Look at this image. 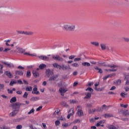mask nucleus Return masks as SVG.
<instances>
[{
    "instance_id": "obj_26",
    "label": "nucleus",
    "mask_w": 129,
    "mask_h": 129,
    "mask_svg": "<svg viewBox=\"0 0 129 129\" xmlns=\"http://www.w3.org/2000/svg\"><path fill=\"white\" fill-rule=\"evenodd\" d=\"M104 116L105 118H108V117H112L113 116L111 114H104Z\"/></svg>"
},
{
    "instance_id": "obj_47",
    "label": "nucleus",
    "mask_w": 129,
    "mask_h": 129,
    "mask_svg": "<svg viewBox=\"0 0 129 129\" xmlns=\"http://www.w3.org/2000/svg\"><path fill=\"white\" fill-rule=\"evenodd\" d=\"M127 95V93H121L120 94V96L121 97H125V96Z\"/></svg>"
},
{
    "instance_id": "obj_9",
    "label": "nucleus",
    "mask_w": 129,
    "mask_h": 129,
    "mask_svg": "<svg viewBox=\"0 0 129 129\" xmlns=\"http://www.w3.org/2000/svg\"><path fill=\"white\" fill-rule=\"evenodd\" d=\"M106 127L108 129H118V126H114L112 124H107Z\"/></svg>"
},
{
    "instance_id": "obj_17",
    "label": "nucleus",
    "mask_w": 129,
    "mask_h": 129,
    "mask_svg": "<svg viewBox=\"0 0 129 129\" xmlns=\"http://www.w3.org/2000/svg\"><path fill=\"white\" fill-rule=\"evenodd\" d=\"M6 75L8 76L9 78H13V75H12V73H11V72L10 71H6L5 72Z\"/></svg>"
},
{
    "instance_id": "obj_18",
    "label": "nucleus",
    "mask_w": 129,
    "mask_h": 129,
    "mask_svg": "<svg viewBox=\"0 0 129 129\" xmlns=\"http://www.w3.org/2000/svg\"><path fill=\"white\" fill-rule=\"evenodd\" d=\"M38 58H40L41 60H44L49 59V57L44 55L39 56H38Z\"/></svg>"
},
{
    "instance_id": "obj_5",
    "label": "nucleus",
    "mask_w": 129,
    "mask_h": 129,
    "mask_svg": "<svg viewBox=\"0 0 129 129\" xmlns=\"http://www.w3.org/2000/svg\"><path fill=\"white\" fill-rule=\"evenodd\" d=\"M45 74L46 75L45 76V77L46 78H49L50 75H53V74H54V73L50 69H46L45 71Z\"/></svg>"
},
{
    "instance_id": "obj_43",
    "label": "nucleus",
    "mask_w": 129,
    "mask_h": 129,
    "mask_svg": "<svg viewBox=\"0 0 129 129\" xmlns=\"http://www.w3.org/2000/svg\"><path fill=\"white\" fill-rule=\"evenodd\" d=\"M62 104L63 106H65V107H67V108L69 107V105H68V104H67V103L65 102H63Z\"/></svg>"
},
{
    "instance_id": "obj_46",
    "label": "nucleus",
    "mask_w": 129,
    "mask_h": 129,
    "mask_svg": "<svg viewBox=\"0 0 129 129\" xmlns=\"http://www.w3.org/2000/svg\"><path fill=\"white\" fill-rule=\"evenodd\" d=\"M24 55H27L28 56H35V55H34L33 54H31L29 52H24Z\"/></svg>"
},
{
    "instance_id": "obj_52",
    "label": "nucleus",
    "mask_w": 129,
    "mask_h": 129,
    "mask_svg": "<svg viewBox=\"0 0 129 129\" xmlns=\"http://www.w3.org/2000/svg\"><path fill=\"white\" fill-rule=\"evenodd\" d=\"M17 129H22L23 128V125H18L16 126Z\"/></svg>"
},
{
    "instance_id": "obj_54",
    "label": "nucleus",
    "mask_w": 129,
    "mask_h": 129,
    "mask_svg": "<svg viewBox=\"0 0 129 129\" xmlns=\"http://www.w3.org/2000/svg\"><path fill=\"white\" fill-rule=\"evenodd\" d=\"M86 107H87V108H90V107H92V104H87L86 105Z\"/></svg>"
},
{
    "instance_id": "obj_1",
    "label": "nucleus",
    "mask_w": 129,
    "mask_h": 129,
    "mask_svg": "<svg viewBox=\"0 0 129 129\" xmlns=\"http://www.w3.org/2000/svg\"><path fill=\"white\" fill-rule=\"evenodd\" d=\"M76 26L75 24L66 23L63 25V28L66 31H74Z\"/></svg>"
},
{
    "instance_id": "obj_8",
    "label": "nucleus",
    "mask_w": 129,
    "mask_h": 129,
    "mask_svg": "<svg viewBox=\"0 0 129 129\" xmlns=\"http://www.w3.org/2000/svg\"><path fill=\"white\" fill-rule=\"evenodd\" d=\"M19 112V110H14L13 111L11 112L9 114L10 117H14L15 115H17V114Z\"/></svg>"
},
{
    "instance_id": "obj_19",
    "label": "nucleus",
    "mask_w": 129,
    "mask_h": 129,
    "mask_svg": "<svg viewBox=\"0 0 129 129\" xmlns=\"http://www.w3.org/2000/svg\"><path fill=\"white\" fill-rule=\"evenodd\" d=\"M52 66H53V67H54V68H56L57 69H61V66L58 64V63H54L52 64Z\"/></svg>"
},
{
    "instance_id": "obj_32",
    "label": "nucleus",
    "mask_w": 129,
    "mask_h": 129,
    "mask_svg": "<svg viewBox=\"0 0 129 129\" xmlns=\"http://www.w3.org/2000/svg\"><path fill=\"white\" fill-rule=\"evenodd\" d=\"M70 102L72 104H75L78 102L77 100H70Z\"/></svg>"
},
{
    "instance_id": "obj_3",
    "label": "nucleus",
    "mask_w": 129,
    "mask_h": 129,
    "mask_svg": "<svg viewBox=\"0 0 129 129\" xmlns=\"http://www.w3.org/2000/svg\"><path fill=\"white\" fill-rule=\"evenodd\" d=\"M21 105H25V104L16 102L15 103L12 104L11 106L12 107V109H15V110H19V108L21 107Z\"/></svg>"
},
{
    "instance_id": "obj_44",
    "label": "nucleus",
    "mask_w": 129,
    "mask_h": 129,
    "mask_svg": "<svg viewBox=\"0 0 129 129\" xmlns=\"http://www.w3.org/2000/svg\"><path fill=\"white\" fill-rule=\"evenodd\" d=\"M90 91V92H93V89L91 88H88L86 89V91Z\"/></svg>"
},
{
    "instance_id": "obj_35",
    "label": "nucleus",
    "mask_w": 129,
    "mask_h": 129,
    "mask_svg": "<svg viewBox=\"0 0 129 129\" xmlns=\"http://www.w3.org/2000/svg\"><path fill=\"white\" fill-rule=\"evenodd\" d=\"M31 99L33 100V101H37V100H39V99H40V98L38 97H33L31 98Z\"/></svg>"
},
{
    "instance_id": "obj_12",
    "label": "nucleus",
    "mask_w": 129,
    "mask_h": 129,
    "mask_svg": "<svg viewBox=\"0 0 129 129\" xmlns=\"http://www.w3.org/2000/svg\"><path fill=\"white\" fill-rule=\"evenodd\" d=\"M58 75H55L54 76L51 77L48 79V81H52V80H53V81L56 80V79H57L58 78Z\"/></svg>"
},
{
    "instance_id": "obj_62",
    "label": "nucleus",
    "mask_w": 129,
    "mask_h": 129,
    "mask_svg": "<svg viewBox=\"0 0 129 129\" xmlns=\"http://www.w3.org/2000/svg\"><path fill=\"white\" fill-rule=\"evenodd\" d=\"M61 68L62 69V70H66V66L62 65V67H61Z\"/></svg>"
},
{
    "instance_id": "obj_41",
    "label": "nucleus",
    "mask_w": 129,
    "mask_h": 129,
    "mask_svg": "<svg viewBox=\"0 0 129 129\" xmlns=\"http://www.w3.org/2000/svg\"><path fill=\"white\" fill-rule=\"evenodd\" d=\"M111 76H110V75H106V76H105L103 79V80H106V79H107V78H109V77H111Z\"/></svg>"
},
{
    "instance_id": "obj_40",
    "label": "nucleus",
    "mask_w": 129,
    "mask_h": 129,
    "mask_svg": "<svg viewBox=\"0 0 129 129\" xmlns=\"http://www.w3.org/2000/svg\"><path fill=\"white\" fill-rule=\"evenodd\" d=\"M108 108V107L106 106V105L105 104H104L102 106V109L106 110H107Z\"/></svg>"
},
{
    "instance_id": "obj_31",
    "label": "nucleus",
    "mask_w": 129,
    "mask_h": 129,
    "mask_svg": "<svg viewBox=\"0 0 129 129\" xmlns=\"http://www.w3.org/2000/svg\"><path fill=\"white\" fill-rule=\"evenodd\" d=\"M40 69H44V68H46L47 67V66L44 63H42L39 66Z\"/></svg>"
},
{
    "instance_id": "obj_45",
    "label": "nucleus",
    "mask_w": 129,
    "mask_h": 129,
    "mask_svg": "<svg viewBox=\"0 0 129 129\" xmlns=\"http://www.w3.org/2000/svg\"><path fill=\"white\" fill-rule=\"evenodd\" d=\"M80 119H77L73 121V123H79L80 122Z\"/></svg>"
},
{
    "instance_id": "obj_33",
    "label": "nucleus",
    "mask_w": 129,
    "mask_h": 129,
    "mask_svg": "<svg viewBox=\"0 0 129 129\" xmlns=\"http://www.w3.org/2000/svg\"><path fill=\"white\" fill-rule=\"evenodd\" d=\"M5 65H6V66H7V67H9L10 68H11V67H14V64H10V63H8V62H4Z\"/></svg>"
},
{
    "instance_id": "obj_38",
    "label": "nucleus",
    "mask_w": 129,
    "mask_h": 129,
    "mask_svg": "<svg viewBox=\"0 0 129 129\" xmlns=\"http://www.w3.org/2000/svg\"><path fill=\"white\" fill-rule=\"evenodd\" d=\"M16 83H17V81H12L10 83V85L11 86H13L14 84H16Z\"/></svg>"
},
{
    "instance_id": "obj_39",
    "label": "nucleus",
    "mask_w": 129,
    "mask_h": 129,
    "mask_svg": "<svg viewBox=\"0 0 129 129\" xmlns=\"http://www.w3.org/2000/svg\"><path fill=\"white\" fill-rule=\"evenodd\" d=\"M31 72H30V71H27V73H26V77H28V78L31 77Z\"/></svg>"
},
{
    "instance_id": "obj_53",
    "label": "nucleus",
    "mask_w": 129,
    "mask_h": 129,
    "mask_svg": "<svg viewBox=\"0 0 129 129\" xmlns=\"http://www.w3.org/2000/svg\"><path fill=\"white\" fill-rule=\"evenodd\" d=\"M74 58H75V56L74 55H71L69 57V59H70V60H73Z\"/></svg>"
},
{
    "instance_id": "obj_36",
    "label": "nucleus",
    "mask_w": 129,
    "mask_h": 129,
    "mask_svg": "<svg viewBox=\"0 0 129 129\" xmlns=\"http://www.w3.org/2000/svg\"><path fill=\"white\" fill-rule=\"evenodd\" d=\"M124 80H126V81H127V80H128V78H129V75L124 74Z\"/></svg>"
},
{
    "instance_id": "obj_10",
    "label": "nucleus",
    "mask_w": 129,
    "mask_h": 129,
    "mask_svg": "<svg viewBox=\"0 0 129 129\" xmlns=\"http://www.w3.org/2000/svg\"><path fill=\"white\" fill-rule=\"evenodd\" d=\"M106 127L108 129H118V126H114L112 124H107Z\"/></svg>"
},
{
    "instance_id": "obj_25",
    "label": "nucleus",
    "mask_w": 129,
    "mask_h": 129,
    "mask_svg": "<svg viewBox=\"0 0 129 129\" xmlns=\"http://www.w3.org/2000/svg\"><path fill=\"white\" fill-rule=\"evenodd\" d=\"M71 124L72 123H62V126H63V127H68V126H70Z\"/></svg>"
},
{
    "instance_id": "obj_30",
    "label": "nucleus",
    "mask_w": 129,
    "mask_h": 129,
    "mask_svg": "<svg viewBox=\"0 0 129 129\" xmlns=\"http://www.w3.org/2000/svg\"><path fill=\"white\" fill-rule=\"evenodd\" d=\"M91 44L96 46V47H98V46H99V43L98 42H91Z\"/></svg>"
},
{
    "instance_id": "obj_7",
    "label": "nucleus",
    "mask_w": 129,
    "mask_h": 129,
    "mask_svg": "<svg viewBox=\"0 0 129 129\" xmlns=\"http://www.w3.org/2000/svg\"><path fill=\"white\" fill-rule=\"evenodd\" d=\"M69 114L68 115V118L69 119L71 116L74 114V108H72L69 111Z\"/></svg>"
},
{
    "instance_id": "obj_64",
    "label": "nucleus",
    "mask_w": 129,
    "mask_h": 129,
    "mask_svg": "<svg viewBox=\"0 0 129 129\" xmlns=\"http://www.w3.org/2000/svg\"><path fill=\"white\" fill-rule=\"evenodd\" d=\"M125 85H129V80H127L125 83Z\"/></svg>"
},
{
    "instance_id": "obj_2",
    "label": "nucleus",
    "mask_w": 129,
    "mask_h": 129,
    "mask_svg": "<svg viewBox=\"0 0 129 129\" xmlns=\"http://www.w3.org/2000/svg\"><path fill=\"white\" fill-rule=\"evenodd\" d=\"M76 109L77 110L76 113L78 116H83L84 114L83 113V111H82V106L78 105Z\"/></svg>"
},
{
    "instance_id": "obj_51",
    "label": "nucleus",
    "mask_w": 129,
    "mask_h": 129,
    "mask_svg": "<svg viewBox=\"0 0 129 129\" xmlns=\"http://www.w3.org/2000/svg\"><path fill=\"white\" fill-rule=\"evenodd\" d=\"M55 123L56 126H58V125H59L60 124V121L56 120V121H55Z\"/></svg>"
},
{
    "instance_id": "obj_16",
    "label": "nucleus",
    "mask_w": 129,
    "mask_h": 129,
    "mask_svg": "<svg viewBox=\"0 0 129 129\" xmlns=\"http://www.w3.org/2000/svg\"><path fill=\"white\" fill-rule=\"evenodd\" d=\"M32 47L33 44H32L31 43H29L25 46V49H26V50H30Z\"/></svg>"
},
{
    "instance_id": "obj_37",
    "label": "nucleus",
    "mask_w": 129,
    "mask_h": 129,
    "mask_svg": "<svg viewBox=\"0 0 129 129\" xmlns=\"http://www.w3.org/2000/svg\"><path fill=\"white\" fill-rule=\"evenodd\" d=\"M26 91H32L33 90V88L32 87H27L26 88Z\"/></svg>"
},
{
    "instance_id": "obj_59",
    "label": "nucleus",
    "mask_w": 129,
    "mask_h": 129,
    "mask_svg": "<svg viewBox=\"0 0 129 129\" xmlns=\"http://www.w3.org/2000/svg\"><path fill=\"white\" fill-rule=\"evenodd\" d=\"M99 123L100 124H101V123H105V120H101L99 121Z\"/></svg>"
},
{
    "instance_id": "obj_42",
    "label": "nucleus",
    "mask_w": 129,
    "mask_h": 129,
    "mask_svg": "<svg viewBox=\"0 0 129 129\" xmlns=\"http://www.w3.org/2000/svg\"><path fill=\"white\" fill-rule=\"evenodd\" d=\"M59 120H61V121H65L66 120V119H65V117H64V116H61L59 118Z\"/></svg>"
},
{
    "instance_id": "obj_11",
    "label": "nucleus",
    "mask_w": 129,
    "mask_h": 129,
    "mask_svg": "<svg viewBox=\"0 0 129 129\" xmlns=\"http://www.w3.org/2000/svg\"><path fill=\"white\" fill-rule=\"evenodd\" d=\"M33 90V91L32 92V93L33 94H40V92L37 91L38 88H37V87H34Z\"/></svg>"
},
{
    "instance_id": "obj_23",
    "label": "nucleus",
    "mask_w": 129,
    "mask_h": 129,
    "mask_svg": "<svg viewBox=\"0 0 129 129\" xmlns=\"http://www.w3.org/2000/svg\"><path fill=\"white\" fill-rule=\"evenodd\" d=\"M122 113L124 115H125V116H129V111L127 110L123 111Z\"/></svg>"
},
{
    "instance_id": "obj_22",
    "label": "nucleus",
    "mask_w": 129,
    "mask_h": 129,
    "mask_svg": "<svg viewBox=\"0 0 129 129\" xmlns=\"http://www.w3.org/2000/svg\"><path fill=\"white\" fill-rule=\"evenodd\" d=\"M95 70H98V73H99L100 74H102V72H103V71H102V69H99V68L96 67H95Z\"/></svg>"
},
{
    "instance_id": "obj_14",
    "label": "nucleus",
    "mask_w": 129,
    "mask_h": 129,
    "mask_svg": "<svg viewBox=\"0 0 129 129\" xmlns=\"http://www.w3.org/2000/svg\"><path fill=\"white\" fill-rule=\"evenodd\" d=\"M82 66L84 67H90L91 64L90 63L87 62H83L82 63Z\"/></svg>"
},
{
    "instance_id": "obj_24",
    "label": "nucleus",
    "mask_w": 129,
    "mask_h": 129,
    "mask_svg": "<svg viewBox=\"0 0 129 129\" xmlns=\"http://www.w3.org/2000/svg\"><path fill=\"white\" fill-rule=\"evenodd\" d=\"M22 34H24V35H33V32H27V31H22Z\"/></svg>"
},
{
    "instance_id": "obj_4",
    "label": "nucleus",
    "mask_w": 129,
    "mask_h": 129,
    "mask_svg": "<svg viewBox=\"0 0 129 129\" xmlns=\"http://www.w3.org/2000/svg\"><path fill=\"white\" fill-rule=\"evenodd\" d=\"M52 58L53 60L59 61V62H63V58L59 56L58 55H53Z\"/></svg>"
},
{
    "instance_id": "obj_55",
    "label": "nucleus",
    "mask_w": 129,
    "mask_h": 129,
    "mask_svg": "<svg viewBox=\"0 0 129 129\" xmlns=\"http://www.w3.org/2000/svg\"><path fill=\"white\" fill-rule=\"evenodd\" d=\"M90 122H94L95 121V119L94 118H91L90 119Z\"/></svg>"
},
{
    "instance_id": "obj_21",
    "label": "nucleus",
    "mask_w": 129,
    "mask_h": 129,
    "mask_svg": "<svg viewBox=\"0 0 129 129\" xmlns=\"http://www.w3.org/2000/svg\"><path fill=\"white\" fill-rule=\"evenodd\" d=\"M71 66L74 68H78L79 67V64L77 62H74L71 64Z\"/></svg>"
},
{
    "instance_id": "obj_57",
    "label": "nucleus",
    "mask_w": 129,
    "mask_h": 129,
    "mask_svg": "<svg viewBox=\"0 0 129 129\" xmlns=\"http://www.w3.org/2000/svg\"><path fill=\"white\" fill-rule=\"evenodd\" d=\"M43 107V106H40L38 108L36 109V111H40L41 110V108Z\"/></svg>"
},
{
    "instance_id": "obj_34",
    "label": "nucleus",
    "mask_w": 129,
    "mask_h": 129,
    "mask_svg": "<svg viewBox=\"0 0 129 129\" xmlns=\"http://www.w3.org/2000/svg\"><path fill=\"white\" fill-rule=\"evenodd\" d=\"M16 74H17V75H21L22 76L24 74V73H23L22 72H21L20 71H16Z\"/></svg>"
},
{
    "instance_id": "obj_61",
    "label": "nucleus",
    "mask_w": 129,
    "mask_h": 129,
    "mask_svg": "<svg viewBox=\"0 0 129 129\" xmlns=\"http://www.w3.org/2000/svg\"><path fill=\"white\" fill-rule=\"evenodd\" d=\"M71 68L70 67V66L68 65L66 66V70H71Z\"/></svg>"
},
{
    "instance_id": "obj_13",
    "label": "nucleus",
    "mask_w": 129,
    "mask_h": 129,
    "mask_svg": "<svg viewBox=\"0 0 129 129\" xmlns=\"http://www.w3.org/2000/svg\"><path fill=\"white\" fill-rule=\"evenodd\" d=\"M32 74L33 75V76L34 77H39V76H40V74H39V73L37 72V71L34 70L33 71H32Z\"/></svg>"
},
{
    "instance_id": "obj_49",
    "label": "nucleus",
    "mask_w": 129,
    "mask_h": 129,
    "mask_svg": "<svg viewBox=\"0 0 129 129\" xmlns=\"http://www.w3.org/2000/svg\"><path fill=\"white\" fill-rule=\"evenodd\" d=\"M28 94L27 93V92H25L24 93V95H23L24 98H28Z\"/></svg>"
},
{
    "instance_id": "obj_27",
    "label": "nucleus",
    "mask_w": 129,
    "mask_h": 129,
    "mask_svg": "<svg viewBox=\"0 0 129 129\" xmlns=\"http://www.w3.org/2000/svg\"><path fill=\"white\" fill-rule=\"evenodd\" d=\"M34 113H35V109L34 108H32L31 110H30V111L27 113L28 115H30V114H34Z\"/></svg>"
},
{
    "instance_id": "obj_63",
    "label": "nucleus",
    "mask_w": 129,
    "mask_h": 129,
    "mask_svg": "<svg viewBox=\"0 0 129 129\" xmlns=\"http://www.w3.org/2000/svg\"><path fill=\"white\" fill-rule=\"evenodd\" d=\"M115 88H116L115 87V86H112L110 89V90L112 91V90H114L115 89Z\"/></svg>"
},
{
    "instance_id": "obj_58",
    "label": "nucleus",
    "mask_w": 129,
    "mask_h": 129,
    "mask_svg": "<svg viewBox=\"0 0 129 129\" xmlns=\"http://www.w3.org/2000/svg\"><path fill=\"white\" fill-rule=\"evenodd\" d=\"M123 39L125 42H129V38L123 37Z\"/></svg>"
},
{
    "instance_id": "obj_50",
    "label": "nucleus",
    "mask_w": 129,
    "mask_h": 129,
    "mask_svg": "<svg viewBox=\"0 0 129 129\" xmlns=\"http://www.w3.org/2000/svg\"><path fill=\"white\" fill-rule=\"evenodd\" d=\"M78 61H81V58H75L74 59L75 62H78Z\"/></svg>"
},
{
    "instance_id": "obj_6",
    "label": "nucleus",
    "mask_w": 129,
    "mask_h": 129,
    "mask_svg": "<svg viewBox=\"0 0 129 129\" xmlns=\"http://www.w3.org/2000/svg\"><path fill=\"white\" fill-rule=\"evenodd\" d=\"M59 93L61 96H64V93H66L68 91V89L64 87H60L59 89Z\"/></svg>"
},
{
    "instance_id": "obj_29",
    "label": "nucleus",
    "mask_w": 129,
    "mask_h": 129,
    "mask_svg": "<svg viewBox=\"0 0 129 129\" xmlns=\"http://www.w3.org/2000/svg\"><path fill=\"white\" fill-rule=\"evenodd\" d=\"M17 50H18V51L19 52V53H25V49H23V48H20L19 47L17 48Z\"/></svg>"
},
{
    "instance_id": "obj_60",
    "label": "nucleus",
    "mask_w": 129,
    "mask_h": 129,
    "mask_svg": "<svg viewBox=\"0 0 129 129\" xmlns=\"http://www.w3.org/2000/svg\"><path fill=\"white\" fill-rule=\"evenodd\" d=\"M18 69H22V70H24V69H25V68L22 67L21 66H19L18 67Z\"/></svg>"
},
{
    "instance_id": "obj_15",
    "label": "nucleus",
    "mask_w": 129,
    "mask_h": 129,
    "mask_svg": "<svg viewBox=\"0 0 129 129\" xmlns=\"http://www.w3.org/2000/svg\"><path fill=\"white\" fill-rule=\"evenodd\" d=\"M100 47H101V49L103 51H104L105 50H106V44H105V43H101L100 44Z\"/></svg>"
},
{
    "instance_id": "obj_48",
    "label": "nucleus",
    "mask_w": 129,
    "mask_h": 129,
    "mask_svg": "<svg viewBox=\"0 0 129 129\" xmlns=\"http://www.w3.org/2000/svg\"><path fill=\"white\" fill-rule=\"evenodd\" d=\"M120 105L121 107H124V108H126V107H127V106H128V105H127V104L124 105L123 104H120Z\"/></svg>"
},
{
    "instance_id": "obj_28",
    "label": "nucleus",
    "mask_w": 129,
    "mask_h": 129,
    "mask_svg": "<svg viewBox=\"0 0 129 129\" xmlns=\"http://www.w3.org/2000/svg\"><path fill=\"white\" fill-rule=\"evenodd\" d=\"M17 101V98L16 97H12L10 100V102L13 103V102H16Z\"/></svg>"
},
{
    "instance_id": "obj_56",
    "label": "nucleus",
    "mask_w": 129,
    "mask_h": 129,
    "mask_svg": "<svg viewBox=\"0 0 129 129\" xmlns=\"http://www.w3.org/2000/svg\"><path fill=\"white\" fill-rule=\"evenodd\" d=\"M4 87H5V85L0 84V89L4 90Z\"/></svg>"
},
{
    "instance_id": "obj_20",
    "label": "nucleus",
    "mask_w": 129,
    "mask_h": 129,
    "mask_svg": "<svg viewBox=\"0 0 129 129\" xmlns=\"http://www.w3.org/2000/svg\"><path fill=\"white\" fill-rule=\"evenodd\" d=\"M86 96L85 97V98H86L87 99H88V98H90L91 97V93L88 92L85 93Z\"/></svg>"
}]
</instances>
